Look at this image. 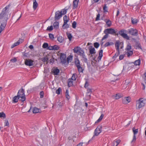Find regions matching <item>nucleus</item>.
<instances>
[{"label":"nucleus","instance_id":"nucleus-1","mask_svg":"<svg viewBox=\"0 0 146 146\" xmlns=\"http://www.w3.org/2000/svg\"><path fill=\"white\" fill-rule=\"evenodd\" d=\"M117 29H114L111 28L105 29L104 33L105 34V35L103 36L101 40V41L107 38L109 34L113 35H118V34L117 33Z\"/></svg>","mask_w":146,"mask_h":146},{"label":"nucleus","instance_id":"nucleus-2","mask_svg":"<svg viewBox=\"0 0 146 146\" xmlns=\"http://www.w3.org/2000/svg\"><path fill=\"white\" fill-rule=\"evenodd\" d=\"M73 56L72 55H69L66 59V54L61 53L60 54V62L62 64H65L67 62L68 64L72 60Z\"/></svg>","mask_w":146,"mask_h":146},{"label":"nucleus","instance_id":"nucleus-3","mask_svg":"<svg viewBox=\"0 0 146 146\" xmlns=\"http://www.w3.org/2000/svg\"><path fill=\"white\" fill-rule=\"evenodd\" d=\"M66 8V7L64 9L61 10L60 11H58L55 12L54 16L55 21L59 20L62 15L66 13L67 10H68L69 8L65 9Z\"/></svg>","mask_w":146,"mask_h":146},{"label":"nucleus","instance_id":"nucleus-4","mask_svg":"<svg viewBox=\"0 0 146 146\" xmlns=\"http://www.w3.org/2000/svg\"><path fill=\"white\" fill-rule=\"evenodd\" d=\"M17 95H18V96L21 98L19 100V101L22 102L23 104L24 102L26 100V97L25 94L24 90L23 87H22L18 91Z\"/></svg>","mask_w":146,"mask_h":146},{"label":"nucleus","instance_id":"nucleus-5","mask_svg":"<svg viewBox=\"0 0 146 146\" xmlns=\"http://www.w3.org/2000/svg\"><path fill=\"white\" fill-rule=\"evenodd\" d=\"M144 99L143 98H140L136 101V107L137 109H140L145 105V103L144 102Z\"/></svg>","mask_w":146,"mask_h":146},{"label":"nucleus","instance_id":"nucleus-6","mask_svg":"<svg viewBox=\"0 0 146 146\" xmlns=\"http://www.w3.org/2000/svg\"><path fill=\"white\" fill-rule=\"evenodd\" d=\"M48 133L47 131L44 129L40 130V137L43 140H46L48 137Z\"/></svg>","mask_w":146,"mask_h":146},{"label":"nucleus","instance_id":"nucleus-7","mask_svg":"<svg viewBox=\"0 0 146 146\" xmlns=\"http://www.w3.org/2000/svg\"><path fill=\"white\" fill-rule=\"evenodd\" d=\"M127 33L133 36H137L138 35V31L136 29L130 28L127 30Z\"/></svg>","mask_w":146,"mask_h":146},{"label":"nucleus","instance_id":"nucleus-8","mask_svg":"<svg viewBox=\"0 0 146 146\" xmlns=\"http://www.w3.org/2000/svg\"><path fill=\"white\" fill-rule=\"evenodd\" d=\"M125 31H126L124 29H121L119 31L118 33H117H117H118V34L120 35L123 37L124 38H125L127 40H129L130 37L127 34L125 33Z\"/></svg>","mask_w":146,"mask_h":146},{"label":"nucleus","instance_id":"nucleus-9","mask_svg":"<svg viewBox=\"0 0 146 146\" xmlns=\"http://www.w3.org/2000/svg\"><path fill=\"white\" fill-rule=\"evenodd\" d=\"M102 126L99 125L95 129L94 131L95 135L97 136L99 135L100 133L102 132Z\"/></svg>","mask_w":146,"mask_h":146},{"label":"nucleus","instance_id":"nucleus-10","mask_svg":"<svg viewBox=\"0 0 146 146\" xmlns=\"http://www.w3.org/2000/svg\"><path fill=\"white\" fill-rule=\"evenodd\" d=\"M60 72V70L58 68L54 67L52 69L51 73L54 75H59Z\"/></svg>","mask_w":146,"mask_h":146},{"label":"nucleus","instance_id":"nucleus-11","mask_svg":"<svg viewBox=\"0 0 146 146\" xmlns=\"http://www.w3.org/2000/svg\"><path fill=\"white\" fill-rule=\"evenodd\" d=\"M34 61L31 59H26L25 60V64L27 66H32L33 65Z\"/></svg>","mask_w":146,"mask_h":146},{"label":"nucleus","instance_id":"nucleus-12","mask_svg":"<svg viewBox=\"0 0 146 146\" xmlns=\"http://www.w3.org/2000/svg\"><path fill=\"white\" fill-rule=\"evenodd\" d=\"M83 50L80 46H76L74 47V49H73V51L74 53H76L78 55H79L81 52V51H82Z\"/></svg>","mask_w":146,"mask_h":146},{"label":"nucleus","instance_id":"nucleus-13","mask_svg":"<svg viewBox=\"0 0 146 146\" xmlns=\"http://www.w3.org/2000/svg\"><path fill=\"white\" fill-rule=\"evenodd\" d=\"M88 49L89 51L90 54L88 55L91 54V57H93V54L96 53V51L95 48L92 46H91L88 47Z\"/></svg>","mask_w":146,"mask_h":146},{"label":"nucleus","instance_id":"nucleus-14","mask_svg":"<svg viewBox=\"0 0 146 146\" xmlns=\"http://www.w3.org/2000/svg\"><path fill=\"white\" fill-rule=\"evenodd\" d=\"M120 41L119 40H117L115 43V46L117 51V53H118L117 55L120 54L119 50Z\"/></svg>","mask_w":146,"mask_h":146},{"label":"nucleus","instance_id":"nucleus-15","mask_svg":"<svg viewBox=\"0 0 146 146\" xmlns=\"http://www.w3.org/2000/svg\"><path fill=\"white\" fill-rule=\"evenodd\" d=\"M60 48V47L58 45H55L53 46H50L48 50H58Z\"/></svg>","mask_w":146,"mask_h":146},{"label":"nucleus","instance_id":"nucleus-16","mask_svg":"<svg viewBox=\"0 0 146 146\" xmlns=\"http://www.w3.org/2000/svg\"><path fill=\"white\" fill-rule=\"evenodd\" d=\"M79 0H74L73 1V9H75L77 8Z\"/></svg>","mask_w":146,"mask_h":146},{"label":"nucleus","instance_id":"nucleus-17","mask_svg":"<svg viewBox=\"0 0 146 146\" xmlns=\"http://www.w3.org/2000/svg\"><path fill=\"white\" fill-rule=\"evenodd\" d=\"M20 97L18 96V95H17V96H15L13 98L12 102L14 103L17 102L18 100H19L20 99Z\"/></svg>","mask_w":146,"mask_h":146},{"label":"nucleus","instance_id":"nucleus-18","mask_svg":"<svg viewBox=\"0 0 146 146\" xmlns=\"http://www.w3.org/2000/svg\"><path fill=\"white\" fill-rule=\"evenodd\" d=\"M74 63L76 67L81 66L80 64V61L78 58H74Z\"/></svg>","mask_w":146,"mask_h":146},{"label":"nucleus","instance_id":"nucleus-19","mask_svg":"<svg viewBox=\"0 0 146 146\" xmlns=\"http://www.w3.org/2000/svg\"><path fill=\"white\" fill-rule=\"evenodd\" d=\"M41 111L40 109L38 108L35 107L33 108V110L32 112L33 113H40Z\"/></svg>","mask_w":146,"mask_h":146},{"label":"nucleus","instance_id":"nucleus-20","mask_svg":"<svg viewBox=\"0 0 146 146\" xmlns=\"http://www.w3.org/2000/svg\"><path fill=\"white\" fill-rule=\"evenodd\" d=\"M103 50L102 49H101L99 50V56L98 58V61L101 60L102 57L103 56Z\"/></svg>","mask_w":146,"mask_h":146},{"label":"nucleus","instance_id":"nucleus-21","mask_svg":"<svg viewBox=\"0 0 146 146\" xmlns=\"http://www.w3.org/2000/svg\"><path fill=\"white\" fill-rule=\"evenodd\" d=\"M131 20L132 24L133 25H135L137 24L139 22V20L136 18L133 19L132 17L131 18Z\"/></svg>","mask_w":146,"mask_h":146},{"label":"nucleus","instance_id":"nucleus-22","mask_svg":"<svg viewBox=\"0 0 146 146\" xmlns=\"http://www.w3.org/2000/svg\"><path fill=\"white\" fill-rule=\"evenodd\" d=\"M73 81L71 79L69 78L68 81V85L67 86L69 88L73 86Z\"/></svg>","mask_w":146,"mask_h":146},{"label":"nucleus","instance_id":"nucleus-23","mask_svg":"<svg viewBox=\"0 0 146 146\" xmlns=\"http://www.w3.org/2000/svg\"><path fill=\"white\" fill-rule=\"evenodd\" d=\"M123 94L120 93H118L114 95L115 99L116 100L118 99L121 97H122Z\"/></svg>","mask_w":146,"mask_h":146},{"label":"nucleus","instance_id":"nucleus-24","mask_svg":"<svg viewBox=\"0 0 146 146\" xmlns=\"http://www.w3.org/2000/svg\"><path fill=\"white\" fill-rule=\"evenodd\" d=\"M133 64H134L135 66H139L141 64V60L139 58V59L135 60L134 62H132Z\"/></svg>","mask_w":146,"mask_h":146},{"label":"nucleus","instance_id":"nucleus-25","mask_svg":"<svg viewBox=\"0 0 146 146\" xmlns=\"http://www.w3.org/2000/svg\"><path fill=\"white\" fill-rule=\"evenodd\" d=\"M104 21L106 22L108 27H110L111 26V22L110 19H105Z\"/></svg>","mask_w":146,"mask_h":146},{"label":"nucleus","instance_id":"nucleus-26","mask_svg":"<svg viewBox=\"0 0 146 146\" xmlns=\"http://www.w3.org/2000/svg\"><path fill=\"white\" fill-rule=\"evenodd\" d=\"M68 22H67V21H66L64 22L62 26V28L63 29H65L69 27V25L67 23Z\"/></svg>","mask_w":146,"mask_h":146},{"label":"nucleus","instance_id":"nucleus-27","mask_svg":"<svg viewBox=\"0 0 146 146\" xmlns=\"http://www.w3.org/2000/svg\"><path fill=\"white\" fill-rule=\"evenodd\" d=\"M66 35L68 37V38L69 40V41H71L72 40V39L73 37L72 36V34L70 33H68V32H66Z\"/></svg>","mask_w":146,"mask_h":146},{"label":"nucleus","instance_id":"nucleus-28","mask_svg":"<svg viewBox=\"0 0 146 146\" xmlns=\"http://www.w3.org/2000/svg\"><path fill=\"white\" fill-rule=\"evenodd\" d=\"M59 23L58 22L55 21L54 23L52 26L55 29L57 30L59 28Z\"/></svg>","mask_w":146,"mask_h":146},{"label":"nucleus","instance_id":"nucleus-29","mask_svg":"<svg viewBox=\"0 0 146 146\" xmlns=\"http://www.w3.org/2000/svg\"><path fill=\"white\" fill-rule=\"evenodd\" d=\"M42 47L43 48L46 49L47 50H48L49 48L48 44L47 42H44L42 45Z\"/></svg>","mask_w":146,"mask_h":146},{"label":"nucleus","instance_id":"nucleus-30","mask_svg":"<svg viewBox=\"0 0 146 146\" xmlns=\"http://www.w3.org/2000/svg\"><path fill=\"white\" fill-rule=\"evenodd\" d=\"M33 7L34 9L35 10L38 7V4L36 0H33Z\"/></svg>","mask_w":146,"mask_h":146},{"label":"nucleus","instance_id":"nucleus-31","mask_svg":"<svg viewBox=\"0 0 146 146\" xmlns=\"http://www.w3.org/2000/svg\"><path fill=\"white\" fill-rule=\"evenodd\" d=\"M104 116V115L103 114H102L99 118L95 122V124L100 122Z\"/></svg>","mask_w":146,"mask_h":146},{"label":"nucleus","instance_id":"nucleus-32","mask_svg":"<svg viewBox=\"0 0 146 146\" xmlns=\"http://www.w3.org/2000/svg\"><path fill=\"white\" fill-rule=\"evenodd\" d=\"M65 96L68 100L70 98V96L69 95V91L68 89L66 90Z\"/></svg>","mask_w":146,"mask_h":146},{"label":"nucleus","instance_id":"nucleus-33","mask_svg":"<svg viewBox=\"0 0 146 146\" xmlns=\"http://www.w3.org/2000/svg\"><path fill=\"white\" fill-rule=\"evenodd\" d=\"M131 46L130 43H128L127 44L126 48H125V50L126 51H129L131 50Z\"/></svg>","mask_w":146,"mask_h":146},{"label":"nucleus","instance_id":"nucleus-34","mask_svg":"<svg viewBox=\"0 0 146 146\" xmlns=\"http://www.w3.org/2000/svg\"><path fill=\"white\" fill-rule=\"evenodd\" d=\"M87 92H86V94L88 95L89 94H91L93 92V89L91 88H87Z\"/></svg>","mask_w":146,"mask_h":146},{"label":"nucleus","instance_id":"nucleus-35","mask_svg":"<svg viewBox=\"0 0 146 146\" xmlns=\"http://www.w3.org/2000/svg\"><path fill=\"white\" fill-rule=\"evenodd\" d=\"M113 44L114 43L113 42H107L104 44V46L105 47H106L110 45H113Z\"/></svg>","mask_w":146,"mask_h":146},{"label":"nucleus","instance_id":"nucleus-36","mask_svg":"<svg viewBox=\"0 0 146 146\" xmlns=\"http://www.w3.org/2000/svg\"><path fill=\"white\" fill-rule=\"evenodd\" d=\"M90 84L89 82H88V80L87 79H86V82L85 84L84 85V87L86 89H87L88 88V86H89Z\"/></svg>","mask_w":146,"mask_h":146},{"label":"nucleus","instance_id":"nucleus-37","mask_svg":"<svg viewBox=\"0 0 146 146\" xmlns=\"http://www.w3.org/2000/svg\"><path fill=\"white\" fill-rule=\"evenodd\" d=\"M132 131L133 132V135H136L138 131V129H135V127H134L132 128Z\"/></svg>","mask_w":146,"mask_h":146},{"label":"nucleus","instance_id":"nucleus-38","mask_svg":"<svg viewBox=\"0 0 146 146\" xmlns=\"http://www.w3.org/2000/svg\"><path fill=\"white\" fill-rule=\"evenodd\" d=\"M133 54V52L132 50H129L127 52V55L128 58L132 55Z\"/></svg>","mask_w":146,"mask_h":146},{"label":"nucleus","instance_id":"nucleus-39","mask_svg":"<svg viewBox=\"0 0 146 146\" xmlns=\"http://www.w3.org/2000/svg\"><path fill=\"white\" fill-rule=\"evenodd\" d=\"M61 92H62V90L60 87H59L56 91V93L58 95H59L60 94Z\"/></svg>","mask_w":146,"mask_h":146},{"label":"nucleus","instance_id":"nucleus-40","mask_svg":"<svg viewBox=\"0 0 146 146\" xmlns=\"http://www.w3.org/2000/svg\"><path fill=\"white\" fill-rule=\"evenodd\" d=\"M54 29V28L51 25L50 26H48V27H47L46 31H48L49 32H51Z\"/></svg>","mask_w":146,"mask_h":146},{"label":"nucleus","instance_id":"nucleus-41","mask_svg":"<svg viewBox=\"0 0 146 146\" xmlns=\"http://www.w3.org/2000/svg\"><path fill=\"white\" fill-rule=\"evenodd\" d=\"M103 12L104 13L108 12V7L106 6V4H105L103 8Z\"/></svg>","mask_w":146,"mask_h":146},{"label":"nucleus","instance_id":"nucleus-42","mask_svg":"<svg viewBox=\"0 0 146 146\" xmlns=\"http://www.w3.org/2000/svg\"><path fill=\"white\" fill-rule=\"evenodd\" d=\"M77 77V75L76 74H73L72 77L71 78V80H75L76 78Z\"/></svg>","mask_w":146,"mask_h":146},{"label":"nucleus","instance_id":"nucleus-43","mask_svg":"<svg viewBox=\"0 0 146 146\" xmlns=\"http://www.w3.org/2000/svg\"><path fill=\"white\" fill-rule=\"evenodd\" d=\"M20 44L19 41H17L16 42L14 43L11 46V48H12L15 46L19 45Z\"/></svg>","mask_w":146,"mask_h":146},{"label":"nucleus","instance_id":"nucleus-44","mask_svg":"<svg viewBox=\"0 0 146 146\" xmlns=\"http://www.w3.org/2000/svg\"><path fill=\"white\" fill-rule=\"evenodd\" d=\"M69 18L66 15H65L63 17V20L64 22L66 21H67V22H68L69 21Z\"/></svg>","mask_w":146,"mask_h":146},{"label":"nucleus","instance_id":"nucleus-45","mask_svg":"<svg viewBox=\"0 0 146 146\" xmlns=\"http://www.w3.org/2000/svg\"><path fill=\"white\" fill-rule=\"evenodd\" d=\"M6 117V114L3 112H2L0 113V118H5Z\"/></svg>","mask_w":146,"mask_h":146},{"label":"nucleus","instance_id":"nucleus-46","mask_svg":"<svg viewBox=\"0 0 146 146\" xmlns=\"http://www.w3.org/2000/svg\"><path fill=\"white\" fill-rule=\"evenodd\" d=\"M63 40V38L62 36H59L57 37V40L60 42H62Z\"/></svg>","mask_w":146,"mask_h":146},{"label":"nucleus","instance_id":"nucleus-47","mask_svg":"<svg viewBox=\"0 0 146 146\" xmlns=\"http://www.w3.org/2000/svg\"><path fill=\"white\" fill-rule=\"evenodd\" d=\"M78 70L79 72H83L84 70L82 68L81 66H79L77 67Z\"/></svg>","mask_w":146,"mask_h":146},{"label":"nucleus","instance_id":"nucleus-48","mask_svg":"<svg viewBox=\"0 0 146 146\" xmlns=\"http://www.w3.org/2000/svg\"><path fill=\"white\" fill-rule=\"evenodd\" d=\"M43 62H48L49 60V59L47 56L41 58Z\"/></svg>","mask_w":146,"mask_h":146},{"label":"nucleus","instance_id":"nucleus-49","mask_svg":"<svg viewBox=\"0 0 146 146\" xmlns=\"http://www.w3.org/2000/svg\"><path fill=\"white\" fill-rule=\"evenodd\" d=\"M48 35L50 39L53 40L54 38V35L52 33H49L48 34Z\"/></svg>","mask_w":146,"mask_h":146},{"label":"nucleus","instance_id":"nucleus-50","mask_svg":"<svg viewBox=\"0 0 146 146\" xmlns=\"http://www.w3.org/2000/svg\"><path fill=\"white\" fill-rule=\"evenodd\" d=\"M87 65L88 68L89 70H90L91 71H92L93 68L92 67H91V65L90 62H87Z\"/></svg>","mask_w":146,"mask_h":146},{"label":"nucleus","instance_id":"nucleus-51","mask_svg":"<svg viewBox=\"0 0 146 146\" xmlns=\"http://www.w3.org/2000/svg\"><path fill=\"white\" fill-rule=\"evenodd\" d=\"M135 44L136 45V47L138 48V49H140L141 50H142V48L141 44L140 43H139L138 42L136 43Z\"/></svg>","mask_w":146,"mask_h":146},{"label":"nucleus","instance_id":"nucleus-52","mask_svg":"<svg viewBox=\"0 0 146 146\" xmlns=\"http://www.w3.org/2000/svg\"><path fill=\"white\" fill-rule=\"evenodd\" d=\"M79 55H80V56H82V57H86L85 54H84V52L83 50L82 51H81V52L79 54Z\"/></svg>","mask_w":146,"mask_h":146},{"label":"nucleus","instance_id":"nucleus-53","mask_svg":"<svg viewBox=\"0 0 146 146\" xmlns=\"http://www.w3.org/2000/svg\"><path fill=\"white\" fill-rule=\"evenodd\" d=\"M77 25V22L75 21H74L73 22L72 24V27L73 29H75Z\"/></svg>","mask_w":146,"mask_h":146},{"label":"nucleus","instance_id":"nucleus-54","mask_svg":"<svg viewBox=\"0 0 146 146\" xmlns=\"http://www.w3.org/2000/svg\"><path fill=\"white\" fill-rule=\"evenodd\" d=\"M94 45L95 48H97L99 47L100 44L98 42H95L94 44Z\"/></svg>","mask_w":146,"mask_h":146},{"label":"nucleus","instance_id":"nucleus-55","mask_svg":"<svg viewBox=\"0 0 146 146\" xmlns=\"http://www.w3.org/2000/svg\"><path fill=\"white\" fill-rule=\"evenodd\" d=\"M7 126V127H9V123L8 120L7 119H5L4 122V127Z\"/></svg>","mask_w":146,"mask_h":146},{"label":"nucleus","instance_id":"nucleus-56","mask_svg":"<svg viewBox=\"0 0 146 146\" xmlns=\"http://www.w3.org/2000/svg\"><path fill=\"white\" fill-rule=\"evenodd\" d=\"M125 99L126 100V101L128 103L130 102L131 100V98L129 96H128V97H125Z\"/></svg>","mask_w":146,"mask_h":146},{"label":"nucleus","instance_id":"nucleus-57","mask_svg":"<svg viewBox=\"0 0 146 146\" xmlns=\"http://www.w3.org/2000/svg\"><path fill=\"white\" fill-rule=\"evenodd\" d=\"M82 58L81 60L83 62H84L85 63H87V59L86 57H82Z\"/></svg>","mask_w":146,"mask_h":146},{"label":"nucleus","instance_id":"nucleus-58","mask_svg":"<svg viewBox=\"0 0 146 146\" xmlns=\"http://www.w3.org/2000/svg\"><path fill=\"white\" fill-rule=\"evenodd\" d=\"M17 61V59L16 58L14 57L13 58H12L10 60V61L11 62L14 63Z\"/></svg>","mask_w":146,"mask_h":146},{"label":"nucleus","instance_id":"nucleus-59","mask_svg":"<svg viewBox=\"0 0 146 146\" xmlns=\"http://www.w3.org/2000/svg\"><path fill=\"white\" fill-rule=\"evenodd\" d=\"M40 97V98H42L44 97V92L43 91H41L40 92V94H39Z\"/></svg>","mask_w":146,"mask_h":146},{"label":"nucleus","instance_id":"nucleus-60","mask_svg":"<svg viewBox=\"0 0 146 146\" xmlns=\"http://www.w3.org/2000/svg\"><path fill=\"white\" fill-rule=\"evenodd\" d=\"M100 14L99 13H98L96 17V18L95 20L96 21H98V20H100Z\"/></svg>","mask_w":146,"mask_h":146},{"label":"nucleus","instance_id":"nucleus-61","mask_svg":"<svg viewBox=\"0 0 146 146\" xmlns=\"http://www.w3.org/2000/svg\"><path fill=\"white\" fill-rule=\"evenodd\" d=\"M125 54H121L119 57V59L120 60H121L123 59L124 57Z\"/></svg>","mask_w":146,"mask_h":146},{"label":"nucleus","instance_id":"nucleus-62","mask_svg":"<svg viewBox=\"0 0 146 146\" xmlns=\"http://www.w3.org/2000/svg\"><path fill=\"white\" fill-rule=\"evenodd\" d=\"M54 59H55L53 57V56H52V58H51L50 60L49 63L50 64H51L52 63L53 64L54 62Z\"/></svg>","mask_w":146,"mask_h":146},{"label":"nucleus","instance_id":"nucleus-63","mask_svg":"<svg viewBox=\"0 0 146 146\" xmlns=\"http://www.w3.org/2000/svg\"><path fill=\"white\" fill-rule=\"evenodd\" d=\"M126 100L125 99V97L124 99H122V103L123 104H126L128 103L127 102V101H126Z\"/></svg>","mask_w":146,"mask_h":146},{"label":"nucleus","instance_id":"nucleus-64","mask_svg":"<svg viewBox=\"0 0 146 146\" xmlns=\"http://www.w3.org/2000/svg\"><path fill=\"white\" fill-rule=\"evenodd\" d=\"M136 140V135H133V139L132 140V141H131V143H132L133 142H135Z\"/></svg>","mask_w":146,"mask_h":146}]
</instances>
